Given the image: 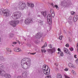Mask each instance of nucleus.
<instances>
[{
  "label": "nucleus",
  "instance_id": "obj_7",
  "mask_svg": "<svg viewBox=\"0 0 78 78\" xmlns=\"http://www.w3.org/2000/svg\"><path fill=\"white\" fill-rule=\"evenodd\" d=\"M19 23V21H12L9 22V24L12 26L13 27H16V25Z\"/></svg>",
  "mask_w": 78,
  "mask_h": 78
},
{
  "label": "nucleus",
  "instance_id": "obj_10",
  "mask_svg": "<svg viewBox=\"0 0 78 78\" xmlns=\"http://www.w3.org/2000/svg\"><path fill=\"white\" fill-rule=\"evenodd\" d=\"M27 72H24L22 74V77L21 76H19L17 77V78H27Z\"/></svg>",
  "mask_w": 78,
  "mask_h": 78
},
{
  "label": "nucleus",
  "instance_id": "obj_50",
  "mask_svg": "<svg viewBox=\"0 0 78 78\" xmlns=\"http://www.w3.org/2000/svg\"><path fill=\"white\" fill-rule=\"evenodd\" d=\"M36 52H35L34 53H30L31 55H35V54H36Z\"/></svg>",
  "mask_w": 78,
  "mask_h": 78
},
{
  "label": "nucleus",
  "instance_id": "obj_19",
  "mask_svg": "<svg viewBox=\"0 0 78 78\" xmlns=\"http://www.w3.org/2000/svg\"><path fill=\"white\" fill-rule=\"evenodd\" d=\"M14 51H16L17 52H19L20 51V49L16 48L14 49Z\"/></svg>",
  "mask_w": 78,
  "mask_h": 78
},
{
  "label": "nucleus",
  "instance_id": "obj_62",
  "mask_svg": "<svg viewBox=\"0 0 78 78\" xmlns=\"http://www.w3.org/2000/svg\"><path fill=\"white\" fill-rule=\"evenodd\" d=\"M69 34H71V33H70V32H69Z\"/></svg>",
  "mask_w": 78,
  "mask_h": 78
},
{
  "label": "nucleus",
  "instance_id": "obj_53",
  "mask_svg": "<svg viewBox=\"0 0 78 78\" xmlns=\"http://www.w3.org/2000/svg\"><path fill=\"white\" fill-rule=\"evenodd\" d=\"M76 17H75V18L76 19H78V16H76Z\"/></svg>",
  "mask_w": 78,
  "mask_h": 78
},
{
  "label": "nucleus",
  "instance_id": "obj_49",
  "mask_svg": "<svg viewBox=\"0 0 78 78\" xmlns=\"http://www.w3.org/2000/svg\"><path fill=\"white\" fill-rule=\"evenodd\" d=\"M69 42H72V40L70 38H69Z\"/></svg>",
  "mask_w": 78,
  "mask_h": 78
},
{
  "label": "nucleus",
  "instance_id": "obj_2",
  "mask_svg": "<svg viewBox=\"0 0 78 78\" xmlns=\"http://www.w3.org/2000/svg\"><path fill=\"white\" fill-rule=\"evenodd\" d=\"M21 16V12H14L12 16V18L14 20L18 19Z\"/></svg>",
  "mask_w": 78,
  "mask_h": 78
},
{
  "label": "nucleus",
  "instance_id": "obj_44",
  "mask_svg": "<svg viewBox=\"0 0 78 78\" xmlns=\"http://www.w3.org/2000/svg\"><path fill=\"white\" fill-rule=\"evenodd\" d=\"M64 70L65 71H68V70H69V69H67L66 68L64 69Z\"/></svg>",
  "mask_w": 78,
  "mask_h": 78
},
{
  "label": "nucleus",
  "instance_id": "obj_5",
  "mask_svg": "<svg viewBox=\"0 0 78 78\" xmlns=\"http://www.w3.org/2000/svg\"><path fill=\"white\" fill-rule=\"evenodd\" d=\"M19 8L20 10H23L26 7L25 3L24 2H20L19 3Z\"/></svg>",
  "mask_w": 78,
  "mask_h": 78
},
{
  "label": "nucleus",
  "instance_id": "obj_20",
  "mask_svg": "<svg viewBox=\"0 0 78 78\" xmlns=\"http://www.w3.org/2000/svg\"><path fill=\"white\" fill-rule=\"evenodd\" d=\"M5 60V59L4 58V57L2 56H0V62H2V61H4Z\"/></svg>",
  "mask_w": 78,
  "mask_h": 78
},
{
  "label": "nucleus",
  "instance_id": "obj_47",
  "mask_svg": "<svg viewBox=\"0 0 78 78\" xmlns=\"http://www.w3.org/2000/svg\"><path fill=\"white\" fill-rule=\"evenodd\" d=\"M17 44V42H13V44Z\"/></svg>",
  "mask_w": 78,
  "mask_h": 78
},
{
  "label": "nucleus",
  "instance_id": "obj_52",
  "mask_svg": "<svg viewBox=\"0 0 78 78\" xmlns=\"http://www.w3.org/2000/svg\"><path fill=\"white\" fill-rule=\"evenodd\" d=\"M51 5H52V6H54L55 5H53V3H51Z\"/></svg>",
  "mask_w": 78,
  "mask_h": 78
},
{
  "label": "nucleus",
  "instance_id": "obj_13",
  "mask_svg": "<svg viewBox=\"0 0 78 78\" xmlns=\"http://www.w3.org/2000/svg\"><path fill=\"white\" fill-rule=\"evenodd\" d=\"M5 71L0 69V76H3V75H5Z\"/></svg>",
  "mask_w": 78,
  "mask_h": 78
},
{
  "label": "nucleus",
  "instance_id": "obj_46",
  "mask_svg": "<svg viewBox=\"0 0 78 78\" xmlns=\"http://www.w3.org/2000/svg\"><path fill=\"white\" fill-rule=\"evenodd\" d=\"M58 51H60V52H61V49H60V48H58Z\"/></svg>",
  "mask_w": 78,
  "mask_h": 78
},
{
  "label": "nucleus",
  "instance_id": "obj_59",
  "mask_svg": "<svg viewBox=\"0 0 78 78\" xmlns=\"http://www.w3.org/2000/svg\"><path fill=\"white\" fill-rule=\"evenodd\" d=\"M1 41V38L0 37V42Z\"/></svg>",
  "mask_w": 78,
  "mask_h": 78
},
{
  "label": "nucleus",
  "instance_id": "obj_51",
  "mask_svg": "<svg viewBox=\"0 0 78 78\" xmlns=\"http://www.w3.org/2000/svg\"><path fill=\"white\" fill-rule=\"evenodd\" d=\"M75 61H76V63L78 62V59L77 58V59H76V60H75Z\"/></svg>",
  "mask_w": 78,
  "mask_h": 78
},
{
  "label": "nucleus",
  "instance_id": "obj_14",
  "mask_svg": "<svg viewBox=\"0 0 78 78\" xmlns=\"http://www.w3.org/2000/svg\"><path fill=\"white\" fill-rule=\"evenodd\" d=\"M64 50L65 53L67 54H69L70 55V51L67 50V49L64 48Z\"/></svg>",
  "mask_w": 78,
  "mask_h": 78
},
{
  "label": "nucleus",
  "instance_id": "obj_9",
  "mask_svg": "<svg viewBox=\"0 0 78 78\" xmlns=\"http://www.w3.org/2000/svg\"><path fill=\"white\" fill-rule=\"evenodd\" d=\"M47 20L48 22H50L49 24L50 25H51L52 23L51 21L52 20V18H51V15H48V16H47Z\"/></svg>",
  "mask_w": 78,
  "mask_h": 78
},
{
  "label": "nucleus",
  "instance_id": "obj_35",
  "mask_svg": "<svg viewBox=\"0 0 78 78\" xmlns=\"http://www.w3.org/2000/svg\"><path fill=\"white\" fill-rule=\"evenodd\" d=\"M35 44H38V40H35L34 41Z\"/></svg>",
  "mask_w": 78,
  "mask_h": 78
},
{
  "label": "nucleus",
  "instance_id": "obj_11",
  "mask_svg": "<svg viewBox=\"0 0 78 78\" xmlns=\"http://www.w3.org/2000/svg\"><path fill=\"white\" fill-rule=\"evenodd\" d=\"M47 51L49 53L52 54L53 53H54L55 51V48H53L52 49H49L47 50Z\"/></svg>",
  "mask_w": 78,
  "mask_h": 78
},
{
  "label": "nucleus",
  "instance_id": "obj_58",
  "mask_svg": "<svg viewBox=\"0 0 78 78\" xmlns=\"http://www.w3.org/2000/svg\"><path fill=\"white\" fill-rule=\"evenodd\" d=\"M77 53H78V48L77 49Z\"/></svg>",
  "mask_w": 78,
  "mask_h": 78
},
{
  "label": "nucleus",
  "instance_id": "obj_56",
  "mask_svg": "<svg viewBox=\"0 0 78 78\" xmlns=\"http://www.w3.org/2000/svg\"><path fill=\"white\" fill-rule=\"evenodd\" d=\"M61 32H60V33L59 34V35H61Z\"/></svg>",
  "mask_w": 78,
  "mask_h": 78
},
{
  "label": "nucleus",
  "instance_id": "obj_4",
  "mask_svg": "<svg viewBox=\"0 0 78 78\" xmlns=\"http://www.w3.org/2000/svg\"><path fill=\"white\" fill-rule=\"evenodd\" d=\"M42 69L43 70V72L45 75H48L50 74V68L48 67L46 70V65H44L42 66Z\"/></svg>",
  "mask_w": 78,
  "mask_h": 78
},
{
  "label": "nucleus",
  "instance_id": "obj_15",
  "mask_svg": "<svg viewBox=\"0 0 78 78\" xmlns=\"http://www.w3.org/2000/svg\"><path fill=\"white\" fill-rule=\"evenodd\" d=\"M27 5L30 8H34V4L33 3H27Z\"/></svg>",
  "mask_w": 78,
  "mask_h": 78
},
{
  "label": "nucleus",
  "instance_id": "obj_24",
  "mask_svg": "<svg viewBox=\"0 0 78 78\" xmlns=\"http://www.w3.org/2000/svg\"><path fill=\"white\" fill-rule=\"evenodd\" d=\"M14 36V35L13 34H9V38H12V37Z\"/></svg>",
  "mask_w": 78,
  "mask_h": 78
},
{
  "label": "nucleus",
  "instance_id": "obj_25",
  "mask_svg": "<svg viewBox=\"0 0 78 78\" xmlns=\"http://www.w3.org/2000/svg\"><path fill=\"white\" fill-rule=\"evenodd\" d=\"M4 69V66L0 65V69L1 70H3Z\"/></svg>",
  "mask_w": 78,
  "mask_h": 78
},
{
  "label": "nucleus",
  "instance_id": "obj_6",
  "mask_svg": "<svg viewBox=\"0 0 78 78\" xmlns=\"http://www.w3.org/2000/svg\"><path fill=\"white\" fill-rule=\"evenodd\" d=\"M33 22V19L30 17L26 18L24 21L25 23L26 24V25H28V24L32 23Z\"/></svg>",
  "mask_w": 78,
  "mask_h": 78
},
{
  "label": "nucleus",
  "instance_id": "obj_26",
  "mask_svg": "<svg viewBox=\"0 0 78 78\" xmlns=\"http://www.w3.org/2000/svg\"><path fill=\"white\" fill-rule=\"evenodd\" d=\"M55 7L57 10H58V9H59V7H58V5H55L53 6V8H55Z\"/></svg>",
  "mask_w": 78,
  "mask_h": 78
},
{
  "label": "nucleus",
  "instance_id": "obj_37",
  "mask_svg": "<svg viewBox=\"0 0 78 78\" xmlns=\"http://www.w3.org/2000/svg\"><path fill=\"white\" fill-rule=\"evenodd\" d=\"M64 76L66 78H70V77H69V76H67V75H64Z\"/></svg>",
  "mask_w": 78,
  "mask_h": 78
},
{
  "label": "nucleus",
  "instance_id": "obj_8",
  "mask_svg": "<svg viewBox=\"0 0 78 78\" xmlns=\"http://www.w3.org/2000/svg\"><path fill=\"white\" fill-rule=\"evenodd\" d=\"M42 36H43V33H37L35 35V39H40V38H41V37H42Z\"/></svg>",
  "mask_w": 78,
  "mask_h": 78
},
{
  "label": "nucleus",
  "instance_id": "obj_1",
  "mask_svg": "<svg viewBox=\"0 0 78 78\" xmlns=\"http://www.w3.org/2000/svg\"><path fill=\"white\" fill-rule=\"evenodd\" d=\"M21 65L23 69H27L31 66V59L28 58H23L21 61Z\"/></svg>",
  "mask_w": 78,
  "mask_h": 78
},
{
  "label": "nucleus",
  "instance_id": "obj_33",
  "mask_svg": "<svg viewBox=\"0 0 78 78\" xmlns=\"http://www.w3.org/2000/svg\"><path fill=\"white\" fill-rule=\"evenodd\" d=\"M77 20V19H76V18H75V17H74L73 18V20H74V21L75 22H76Z\"/></svg>",
  "mask_w": 78,
  "mask_h": 78
},
{
  "label": "nucleus",
  "instance_id": "obj_48",
  "mask_svg": "<svg viewBox=\"0 0 78 78\" xmlns=\"http://www.w3.org/2000/svg\"><path fill=\"white\" fill-rule=\"evenodd\" d=\"M72 73H74V74H75V72L74 71H72Z\"/></svg>",
  "mask_w": 78,
  "mask_h": 78
},
{
  "label": "nucleus",
  "instance_id": "obj_29",
  "mask_svg": "<svg viewBox=\"0 0 78 78\" xmlns=\"http://www.w3.org/2000/svg\"><path fill=\"white\" fill-rule=\"evenodd\" d=\"M75 12H74V11H72V12H71V14L72 15H75Z\"/></svg>",
  "mask_w": 78,
  "mask_h": 78
},
{
  "label": "nucleus",
  "instance_id": "obj_40",
  "mask_svg": "<svg viewBox=\"0 0 78 78\" xmlns=\"http://www.w3.org/2000/svg\"><path fill=\"white\" fill-rule=\"evenodd\" d=\"M48 46H49V47H50L51 48H52V45H51V44H49Z\"/></svg>",
  "mask_w": 78,
  "mask_h": 78
},
{
  "label": "nucleus",
  "instance_id": "obj_39",
  "mask_svg": "<svg viewBox=\"0 0 78 78\" xmlns=\"http://www.w3.org/2000/svg\"><path fill=\"white\" fill-rule=\"evenodd\" d=\"M62 37H63V36H61L59 37V39L60 40H62Z\"/></svg>",
  "mask_w": 78,
  "mask_h": 78
},
{
  "label": "nucleus",
  "instance_id": "obj_41",
  "mask_svg": "<svg viewBox=\"0 0 78 78\" xmlns=\"http://www.w3.org/2000/svg\"><path fill=\"white\" fill-rule=\"evenodd\" d=\"M68 23L70 24L71 25L72 23V22L71 21H69Z\"/></svg>",
  "mask_w": 78,
  "mask_h": 78
},
{
  "label": "nucleus",
  "instance_id": "obj_12",
  "mask_svg": "<svg viewBox=\"0 0 78 78\" xmlns=\"http://www.w3.org/2000/svg\"><path fill=\"white\" fill-rule=\"evenodd\" d=\"M2 76H5L6 78H11V75L8 73H6V72H5V74Z\"/></svg>",
  "mask_w": 78,
  "mask_h": 78
},
{
  "label": "nucleus",
  "instance_id": "obj_54",
  "mask_svg": "<svg viewBox=\"0 0 78 78\" xmlns=\"http://www.w3.org/2000/svg\"><path fill=\"white\" fill-rule=\"evenodd\" d=\"M76 56V55H74V58H77V57Z\"/></svg>",
  "mask_w": 78,
  "mask_h": 78
},
{
  "label": "nucleus",
  "instance_id": "obj_17",
  "mask_svg": "<svg viewBox=\"0 0 78 78\" xmlns=\"http://www.w3.org/2000/svg\"><path fill=\"white\" fill-rule=\"evenodd\" d=\"M38 23L41 25H44V21L40 20L38 21Z\"/></svg>",
  "mask_w": 78,
  "mask_h": 78
},
{
  "label": "nucleus",
  "instance_id": "obj_21",
  "mask_svg": "<svg viewBox=\"0 0 78 78\" xmlns=\"http://www.w3.org/2000/svg\"><path fill=\"white\" fill-rule=\"evenodd\" d=\"M57 78H62V77L61 74L58 73L57 75Z\"/></svg>",
  "mask_w": 78,
  "mask_h": 78
},
{
  "label": "nucleus",
  "instance_id": "obj_31",
  "mask_svg": "<svg viewBox=\"0 0 78 78\" xmlns=\"http://www.w3.org/2000/svg\"><path fill=\"white\" fill-rule=\"evenodd\" d=\"M6 49L8 51H10V52H11V49H10L7 48H6Z\"/></svg>",
  "mask_w": 78,
  "mask_h": 78
},
{
  "label": "nucleus",
  "instance_id": "obj_22",
  "mask_svg": "<svg viewBox=\"0 0 78 78\" xmlns=\"http://www.w3.org/2000/svg\"><path fill=\"white\" fill-rule=\"evenodd\" d=\"M12 67H14V68H15V69H17L18 66H17V64H16V63H14L13 65L12 66Z\"/></svg>",
  "mask_w": 78,
  "mask_h": 78
},
{
  "label": "nucleus",
  "instance_id": "obj_30",
  "mask_svg": "<svg viewBox=\"0 0 78 78\" xmlns=\"http://www.w3.org/2000/svg\"><path fill=\"white\" fill-rule=\"evenodd\" d=\"M60 55L61 56H64V54L63 53V52H61V51H60Z\"/></svg>",
  "mask_w": 78,
  "mask_h": 78
},
{
  "label": "nucleus",
  "instance_id": "obj_16",
  "mask_svg": "<svg viewBox=\"0 0 78 78\" xmlns=\"http://www.w3.org/2000/svg\"><path fill=\"white\" fill-rule=\"evenodd\" d=\"M41 13L42 16H44V18H46V16H47V13L45 12H41Z\"/></svg>",
  "mask_w": 78,
  "mask_h": 78
},
{
  "label": "nucleus",
  "instance_id": "obj_43",
  "mask_svg": "<svg viewBox=\"0 0 78 78\" xmlns=\"http://www.w3.org/2000/svg\"><path fill=\"white\" fill-rule=\"evenodd\" d=\"M66 47H69V45L68 44H67L66 45Z\"/></svg>",
  "mask_w": 78,
  "mask_h": 78
},
{
  "label": "nucleus",
  "instance_id": "obj_57",
  "mask_svg": "<svg viewBox=\"0 0 78 78\" xmlns=\"http://www.w3.org/2000/svg\"><path fill=\"white\" fill-rule=\"evenodd\" d=\"M58 54H60V52H58Z\"/></svg>",
  "mask_w": 78,
  "mask_h": 78
},
{
  "label": "nucleus",
  "instance_id": "obj_42",
  "mask_svg": "<svg viewBox=\"0 0 78 78\" xmlns=\"http://www.w3.org/2000/svg\"><path fill=\"white\" fill-rule=\"evenodd\" d=\"M69 20H72L73 19V17L72 16H70L69 18Z\"/></svg>",
  "mask_w": 78,
  "mask_h": 78
},
{
  "label": "nucleus",
  "instance_id": "obj_28",
  "mask_svg": "<svg viewBox=\"0 0 78 78\" xmlns=\"http://www.w3.org/2000/svg\"><path fill=\"white\" fill-rule=\"evenodd\" d=\"M45 78H51V75H48L46 76Z\"/></svg>",
  "mask_w": 78,
  "mask_h": 78
},
{
  "label": "nucleus",
  "instance_id": "obj_23",
  "mask_svg": "<svg viewBox=\"0 0 78 78\" xmlns=\"http://www.w3.org/2000/svg\"><path fill=\"white\" fill-rule=\"evenodd\" d=\"M68 66L69 67H70V68L73 67V64H72V63H69L68 64Z\"/></svg>",
  "mask_w": 78,
  "mask_h": 78
},
{
  "label": "nucleus",
  "instance_id": "obj_55",
  "mask_svg": "<svg viewBox=\"0 0 78 78\" xmlns=\"http://www.w3.org/2000/svg\"><path fill=\"white\" fill-rule=\"evenodd\" d=\"M18 42L19 44H20V41H18Z\"/></svg>",
  "mask_w": 78,
  "mask_h": 78
},
{
  "label": "nucleus",
  "instance_id": "obj_64",
  "mask_svg": "<svg viewBox=\"0 0 78 78\" xmlns=\"http://www.w3.org/2000/svg\"><path fill=\"white\" fill-rule=\"evenodd\" d=\"M64 33H66V31H64Z\"/></svg>",
  "mask_w": 78,
  "mask_h": 78
},
{
  "label": "nucleus",
  "instance_id": "obj_36",
  "mask_svg": "<svg viewBox=\"0 0 78 78\" xmlns=\"http://www.w3.org/2000/svg\"><path fill=\"white\" fill-rule=\"evenodd\" d=\"M39 77L40 78H42L43 77V74H41L39 76Z\"/></svg>",
  "mask_w": 78,
  "mask_h": 78
},
{
  "label": "nucleus",
  "instance_id": "obj_18",
  "mask_svg": "<svg viewBox=\"0 0 78 78\" xmlns=\"http://www.w3.org/2000/svg\"><path fill=\"white\" fill-rule=\"evenodd\" d=\"M66 4H67L66 2L64 1L63 2H62V3L61 4V5L62 6H65Z\"/></svg>",
  "mask_w": 78,
  "mask_h": 78
},
{
  "label": "nucleus",
  "instance_id": "obj_45",
  "mask_svg": "<svg viewBox=\"0 0 78 78\" xmlns=\"http://www.w3.org/2000/svg\"><path fill=\"white\" fill-rule=\"evenodd\" d=\"M52 16L53 17H53L55 16V13H53V12H52Z\"/></svg>",
  "mask_w": 78,
  "mask_h": 78
},
{
  "label": "nucleus",
  "instance_id": "obj_61",
  "mask_svg": "<svg viewBox=\"0 0 78 78\" xmlns=\"http://www.w3.org/2000/svg\"><path fill=\"white\" fill-rule=\"evenodd\" d=\"M56 66H58V65H56Z\"/></svg>",
  "mask_w": 78,
  "mask_h": 78
},
{
  "label": "nucleus",
  "instance_id": "obj_34",
  "mask_svg": "<svg viewBox=\"0 0 78 78\" xmlns=\"http://www.w3.org/2000/svg\"><path fill=\"white\" fill-rule=\"evenodd\" d=\"M37 17H40V18H42V16L40 15H37Z\"/></svg>",
  "mask_w": 78,
  "mask_h": 78
},
{
  "label": "nucleus",
  "instance_id": "obj_60",
  "mask_svg": "<svg viewBox=\"0 0 78 78\" xmlns=\"http://www.w3.org/2000/svg\"><path fill=\"white\" fill-rule=\"evenodd\" d=\"M38 72H41V70H40L39 71H38Z\"/></svg>",
  "mask_w": 78,
  "mask_h": 78
},
{
  "label": "nucleus",
  "instance_id": "obj_27",
  "mask_svg": "<svg viewBox=\"0 0 78 78\" xmlns=\"http://www.w3.org/2000/svg\"><path fill=\"white\" fill-rule=\"evenodd\" d=\"M47 42L45 43L44 45L41 47L42 48H43L44 47H47Z\"/></svg>",
  "mask_w": 78,
  "mask_h": 78
},
{
  "label": "nucleus",
  "instance_id": "obj_32",
  "mask_svg": "<svg viewBox=\"0 0 78 78\" xmlns=\"http://www.w3.org/2000/svg\"><path fill=\"white\" fill-rule=\"evenodd\" d=\"M41 52L42 53H45L46 50H44V49H41Z\"/></svg>",
  "mask_w": 78,
  "mask_h": 78
},
{
  "label": "nucleus",
  "instance_id": "obj_38",
  "mask_svg": "<svg viewBox=\"0 0 78 78\" xmlns=\"http://www.w3.org/2000/svg\"><path fill=\"white\" fill-rule=\"evenodd\" d=\"M69 50L71 51H73V48H69Z\"/></svg>",
  "mask_w": 78,
  "mask_h": 78
},
{
  "label": "nucleus",
  "instance_id": "obj_3",
  "mask_svg": "<svg viewBox=\"0 0 78 78\" xmlns=\"http://www.w3.org/2000/svg\"><path fill=\"white\" fill-rule=\"evenodd\" d=\"M1 12L2 14H4V16L5 17H9L10 16V12L9 10L7 9H1Z\"/></svg>",
  "mask_w": 78,
  "mask_h": 78
},
{
  "label": "nucleus",
  "instance_id": "obj_63",
  "mask_svg": "<svg viewBox=\"0 0 78 78\" xmlns=\"http://www.w3.org/2000/svg\"><path fill=\"white\" fill-rule=\"evenodd\" d=\"M12 46H13V47H14V45H12Z\"/></svg>",
  "mask_w": 78,
  "mask_h": 78
}]
</instances>
